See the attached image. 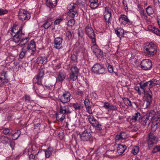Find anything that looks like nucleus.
I'll return each instance as SVG.
<instances>
[{"instance_id":"obj_15","label":"nucleus","mask_w":160,"mask_h":160,"mask_svg":"<svg viewBox=\"0 0 160 160\" xmlns=\"http://www.w3.org/2000/svg\"><path fill=\"white\" fill-rule=\"evenodd\" d=\"M80 137L81 140L84 142L88 141L91 138V134L87 130H85L80 135Z\"/></svg>"},{"instance_id":"obj_22","label":"nucleus","mask_w":160,"mask_h":160,"mask_svg":"<svg viewBox=\"0 0 160 160\" xmlns=\"http://www.w3.org/2000/svg\"><path fill=\"white\" fill-rule=\"evenodd\" d=\"M47 62V58L45 57H40L37 59L36 63L38 64H45Z\"/></svg>"},{"instance_id":"obj_47","label":"nucleus","mask_w":160,"mask_h":160,"mask_svg":"<svg viewBox=\"0 0 160 160\" xmlns=\"http://www.w3.org/2000/svg\"><path fill=\"white\" fill-rule=\"evenodd\" d=\"M44 73V70L43 69H40L39 72L36 76L42 78Z\"/></svg>"},{"instance_id":"obj_17","label":"nucleus","mask_w":160,"mask_h":160,"mask_svg":"<svg viewBox=\"0 0 160 160\" xmlns=\"http://www.w3.org/2000/svg\"><path fill=\"white\" fill-rule=\"evenodd\" d=\"M57 0H46L45 4L49 9H53L57 5Z\"/></svg>"},{"instance_id":"obj_24","label":"nucleus","mask_w":160,"mask_h":160,"mask_svg":"<svg viewBox=\"0 0 160 160\" xmlns=\"http://www.w3.org/2000/svg\"><path fill=\"white\" fill-rule=\"evenodd\" d=\"M90 3L89 6L92 9H94L99 6L98 0H89Z\"/></svg>"},{"instance_id":"obj_39","label":"nucleus","mask_w":160,"mask_h":160,"mask_svg":"<svg viewBox=\"0 0 160 160\" xmlns=\"http://www.w3.org/2000/svg\"><path fill=\"white\" fill-rule=\"evenodd\" d=\"M123 100L126 106L128 107L132 106L131 102V101L129 100L128 98H124Z\"/></svg>"},{"instance_id":"obj_32","label":"nucleus","mask_w":160,"mask_h":160,"mask_svg":"<svg viewBox=\"0 0 160 160\" xmlns=\"http://www.w3.org/2000/svg\"><path fill=\"white\" fill-rule=\"evenodd\" d=\"M115 33L120 38L123 36L124 33V30L122 28H117V29L115 30Z\"/></svg>"},{"instance_id":"obj_13","label":"nucleus","mask_w":160,"mask_h":160,"mask_svg":"<svg viewBox=\"0 0 160 160\" xmlns=\"http://www.w3.org/2000/svg\"><path fill=\"white\" fill-rule=\"evenodd\" d=\"M71 94L68 91H65L59 98V100L63 103H65L69 102L70 100Z\"/></svg>"},{"instance_id":"obj_18","label":"nucleus","mask_w":160,"mask_h":160,"mask_svg":"<svg viewBox=\"0 0 160 160\" xmlns=\"http://www.w3.org/2000/svg\"><path fill=\"white\" fill-rule=\"evenodd\" d=\"M66 74L63 70H61L57 73V80L59 82H62L65 78Z\"/></svg>"},{"instance_id":"obj_33","label":"nucleus","mask_w":160,"mask_h":160,"mask_svg":"<svg viewBox=\"0 0 160 160\" xmlns=\"http://www.w3.org/2000/svg\"><path fill=\"white\" fill-rule=\"evenodd\" d=\"M149 28H151L150 29L149 28V29L152 31V32L155 34L160 36V31L159 29L155 27H150Z\"/></svg>"},{"instance_id":"obj_64","label":"nucleus","mask_w":160,"mask_h":160,"mask_svg":"<svg viewBox=\"0 0 160 160\" xmlns=\"http://www.w3.org/2000/svg\"><path fill=\"white\" fill-rule=\"evenodd\" d=\"M78 36L82 38L83 36V33L82 30L80 31L79 30H78Z\"/></svg>"},{"instance_id":"obj_38","label":"nucleus","mask_w":160,"mask_h":160,"mask_svg":"<svg viewBox=\"0 0 160 160\" xmlns=\"http://www.w3.org/2000/svg\"><path fill=\"white\" fill-rule=\"evenodd\" d=\"M7 72H4L3 73H2L1 75V76H3V74H4V78L3 79L2 78L0 77V80H1V82L2 83V84H5L7 83L8 82V79H6V74Z\"/></svg>"},{"instance_id":"obj_43","label":"nucleus","mask_w":160,"mask_h":160,"mask_svg":"<svg viewBox=\"0 0 160 160\" xmlns=\"http://www.w3.org/2000/svg\"><path fill=\"white\" fill-rule=\"evenodd\" d=\"M75 23V20L73 19H70L67 22V25L68 26L72 27Z\"/></svg>"},{"instance_id":"obj_54","label":"nucleus","mask_w":160,"mask_h":160,"mask_svg":"<svg viewBox=\"0 0 160 160\" xmlns=\"http://www.w3.org/2000/svg\"><path fill=\"white\" fill-rule=\"evenodd\" d=\"M9 142L10 143V146L12 148V150H13L14 149V148L15 146V142L13 141H11L10 140L9 141Z\"/></svg>"},{"instance_id":"obj_7","label":"nucleus","mask_w":160,"mask_h":160,"mask_svg":"<svg viewBox=\"0 0 160 160\" xmlns=\"http://www.w3.org/2000/svg\"><path fill=\"white\" fill-rule=\"evenodd\" d=\"M92 71L96 74H104L107 72V69L102 64L99 63L95 64L92 68Z\"/></svg>"},{"instance_id":"obj_29","label":"nucleus","mask_w":160,"mask_h":160,"mask_svg":"<svg viewBox=\"0 0 160 160\" xmlns=\"http://www.w3.org/2000/svg\"><path fill=\"white\" fill-rule=\"evenodd\" d=\"M152 123L153 124L151 126V131L152 132H154L160 126V121L154 122Z\"/></svg>"},{"instance_id":"obj_56","label":"nucleus","mask_w":160,"mask_h":160,"mask_svg":"<svg viewBox=\"0 0 160 160\" xmlns=\"http://www.w3.org/2000/svg\"><path fill=\"white\" fill-rule=\"evenodd\" d=\"M90 102L88 98H86L84 100V105L85 107L89 106H90Z\"/></svg>"},{"instance_id":"obj_11","label":"nucleus","mask_w":160,"mask_h":160,"mask_svg":"<svg viewBox=\"0 0 160 160\" xmlns=\"http://www.w3.org/2000/svg\"><path fill=\"white\" fill-rule=\"evenodd\" d=\"M141 68L144 70H150L152 67V63L151 60L149 59H145L141 62Z\"/></svg>"},{"instance_id":"obj_1","label":"nucleus","mask_w":160,"mask_h":160,"mask_svg":"<svg viewBox=\"0 0 160 160\" xmlns=\"http://www.w3.org/2000/svg\"><path fill=\"white\" fill-rule=\"evenodd\" d=\"M59 111L56 113L57 119L59 122H62L65 118L66 115L71 113L68 107L62 106L60 104Z\"/></svg>"},{"instance_id":"obj_55","label":"nucleus","mask_w":160,"mask_h":160,"mask_svg":"<svg viewBox=\"0 0 160 160\" xmlns=\"http://www.w3.org/2000/svg\"><path fill=\"white\" fill-rule=\"evenodd\" d=\"M118 109V107L116 105H110L109 109L108 111L111 110H117Z\"/></svg>"},{"instance_id":"obj_28","label":"nucleus","mask_w":160,"mask_h":160,"mask_svg":"<svg viewBox=\"0 0 160 160\" xmlns=\"http://www.w3.org/2000/svg\"><path fill=\"white\" fill-rule=\"evenodd\" d=\"M52 22L51 19H47L41 27H43L45 29H47L52 25Z\"/></svg>"},{"instance_id":"obj_49","label":"nucleus","mask_w":160,"mask_h":160,"mask_svg":"<svg viewBox=\"0 0 160 160\" xmlns=\"http://www.w3.org/2000/svg\"><path fill=\"white\" fill-rule=\"evenodd\" d=\"M110 105L111 104L109 103L108 102H106L104 103L103 107L105 109H107L108 111L110 108Z\"/></svg>"},{"instance_id":"obj_8","label":"nucleus","mask_w":160,"mask_h":160,"mask_svg":"<svg viewBox=\"0 0 160 160\" xmlns=\"http://www.w3.org/2000/svg\"><path fill=\"white\" fill-rule=\"evenodd\" d=\"M147 141L149 147L150 148L157 143L158 138L152 132L149 133L147 138Z\"/></svg>"},{"instance_id":"obj_23","label":"nucleus","mask_w":160,"mask_h":160,"mask_svg":"<svg viewBox=\"0 0 160 160\" xmlns=\"http://www.w3.org/2000/svg\"><path fill=\"white\" fill-rule=\"evenodd\" d=\"M29 40V38L28 37L21 38L19 41V43L17 45V46H19L22 48L23 47L25 46V45L28 43Z\"/></svg>"},{"instance_id":"obj_41","label":"nucleus","mask_w":160,"mask_h":160,"mask_svg":"<svg viewBox=\"0 0 160 160\" xmlns=\"http://www.w3.org/2000/svg\"><path fill=\"white\" fill-rule=\"evenodd\" d=\"M78 75L75 74H73L71 73L69 74V79L72 81L76 80L78 78Z\"/></svg>"},{"instance_id":"obj_6","label":"nucleus","mask_w":160,"mask_h":160,"mask_svg":"<svg viewBox=\"0 0 160 160\" xmlns=\"http://www.w3.org/2000/svg\"><path fill=\"white\" fill-rule=\"evenodd\" d=\"M144 52L147 56H153L156 53L157 48L155 45L152 43H150L144 47Z\"/></svg>"},{"instance_id":"obj_58","label":"nucleus","mask_w":160,"mask_h":160,"mask_svg":"<svg viewBox=\"0 0 160 160\" xmlns=\"http://www.w3.org/2000/svg\"><path fill=\"white\" fill-rule=\"evenodd\" d=\"M8 12V11L3 9H0V15H2L4 14H6Z\"/></svg>"},{"instance_id":"obj_16","label":"nucleus","mask_w":160,"mask_h":160,"mask_svg":"<svg viewBox=\"0 0 160 160\" xmlns=\"http://www.w3.org/2000/svg\"><path fill=\"white\" fill-rule=\"evenodd\" d=\"M63 39L60 37L55 38L54 39V48L59 49L62 48V42Z\"/></svg>"},{"instance_id":"obj_48","label":"nucleus","mask_w":160,"mask_h":160,"mask_svg":"<svg viewBox=\"0 0 160 160\" xmlns=\"http://www.w3.org/2000/svg\"><path fill=\"white\" fill-rule=\"evenodd\" d=\"M75 6L74 3H71L67 7V9L68 11H72L75 10Z\"/></svg>"},{"instance_id":"obj_63","label":"nucleus","mask_w":160,"mask_h":160,"mask_svg":"<svg viewBox=\"0 0 160 160\" xmlns=\"http://www.w3.org/2000/svg\"><path fill=\"white\" fill-rule=\"evenodd\" d=\"M62 21V18L58 19L56 20L54 22V24L57 25L60 22Z\"/></svg>"},{"instance_id":"obj_42","label":"nucleus","mask_w":160,"mask_h":160,"mask_svg":"<svg viewBox=\"0 0 160 160\" xmlns=\"http://www.w3.org/2000/svg\"><path fill=\"white\" fill-rule=\"evenodd\" d=\"M70 106H72L76 110H79L81 108L80 104L77 103H72Z\"/></svg>"},{"instance_id":"obj_53","label":"nucleus","mask_w":160,"mask_h":160,"mask_svg":"<svg viewBox=\"0 0 160 160\" xmlns=\"http://www.w3.org/2000/svg\"><path fill=\"white\" fill-rule=\"evenodd\" d=\"M93 127H95L96 129L100 131L102 129L101 125L98 122V123L95 126H93Z\"/></svg>"},{"instance_id":"obj_61","label":"nucleus","mask_w":160,"mask_h":160,"mask_svg":"<svg viewBox=\"0 0 160 160\" xmlns=\"http://www.w3.org/2000/svg\"><path fill=\"white\" fill-rule=\"evenodd\" d=\"M3 134L5 135L8 134L10 132V130L8 128H5L3 131Z\"/></svg>"},{"instance_id":"obj_20","label":"nucleus","mask_w":160,"mask_h":160,"mask_svg":"<svg viewBox=\"0 0 160 160\" xmlns=\"http://www.w3.org/2000/svg\"><path fill=\"white\" fill-rule=\"evenodd\" d=\"M151 121L147 118L144 115V116H142L141 119L139 120V122L141 123L144 126L148 125L150 123Z\"/></svg>"},{"instance_id":"obj_9","label":"nucleus","mask_w":160,"mask_h":160,"mask_svg":"<svg viewBox=\"0 0 160 160\" xmlns=\"http://www.w3.org/2000/svg\"><path fill=\"white\" fill-rule=\"evenodd\" d=\"M19 19L22 21L29 20L31 17L30 13L25 9H20L18 13Z\"/></svg>"},{"instance_id":"obj_31","label":"nucleus","mask_w":160,"mask_h":160,"mask_svg":"<svg viewBox=\"0 0 160 160\" xmlns=\"http://www.w3.org/2000/svg\"><path fill=\"white\" fill-rule=\"evenodd\" d=\"M70 70L71 71L70 72V73L75 74L77 75H78V74L79 73V69L76 66L72 67Z\"/></svg>"},{"instance_id":"obj_57","label":"nucleus","mask_w":160,"mask_h":160,"mask_svg":"<svg viewBox=\"0 0 160 160\" xmlns=\"http://www.w3.org/2000/svg\"><path fill=\"white\" fill-rule=\"evenodd\" d=\"M71 59L72 61L74 62H77V57L75 54H72L71 56Z\"/></svg>"},{"instance_id":"obj_3","label":"nucleus","mask_w":160,"mask_h":160,"mask_svg":"<svg viewBox=\"0 0 160 160\" xmlns=\"http://www.w3.org/2000/svg\"><path fill=\"white\" fill-rule=\"evenodd\" d=\"M36 50V45L34 40H32L29 43L27 44V47H23L22 49L21 52L19 54V57L22 58L30 51L32 52H35Z\"/></svg>"},{"instance_id":"obj_36","label":"nucleus","mask_w":160,"mask_h":160,"mask_svg":"<svg viewBox=\"0 0 160 160\" xmlns=\"http://www.w3.org/2000/svg\"><path fill=\"white\" fill-rule=\"evenodd\" d=\"M146 11L147 14L149 15L152 14L154 13V10L151 5H150L147 7Z\"/></svg>"},{"instance_id":"obj_44","label":"nucleus","mask_w":160,"mask_h":160,"mask_svg":"<svg viewBox=\"0 0 160 160\" xmlns=\"http://www.w3.org/2000/svg\"><path fill=\"white\" fill-rule=\"evenodd\" d=\"M114 151L112 150H108L106 152V155L108 156V157L110 158H112L114 156L113 154Z\"/></svg>"},{"instance_id":"obj_10","label":"nucleus","mask_w":160,"mask_h":160,"mask_svg":"<svg viewBox=\"0 0 160 160\" xmlns=\"http://www.w3.org/2000/svg\"><path fill=\"white\" fill-rule=\"evenodd\" d=\"M86 34L88 37L90 39L91 42H95L96 40L95 34L92 28L89 26H87L85 28Z\"/></svg>"},{"instance_id":"obj_26","label":"nucleus","mask_w":160,"mask_h":160,"mask_svg":"<svg viewBox=\"0 0 160 160\" xmlns=\"http://www.w3.org/2000/svg\"><path fill=\"white\" fill-rule=\"evenodd\" d=\"M142 116L139 112H137L132 117L131 120L133 122H135L137 121L139 122V121L141 119Z\"/></svg>"},{"instance_id":"obj_34","label":"nucleus","mask_w":160,"mask_h":160,"mask_svg":"<svg viewBox=\"0 0 160 160\" xmlns=\"http://www.w3.org/2000/svg\"><path fill=\"white\" fill-rule=\"evenodd\" d=\"M21 134V131L20 130H18L17 132L14 133L12 135V138L13 140H16L20 136Z\"/></svg>"},{"instance_id":"obj_50","label":"nucleus","mask_w":160,"mask_h":160,"mask_svg":"<svg viewBox=\"0 0 160 160\" xmlns=\"http://www.w3.org/2000/svg\"><path fill=\"white\" fill-rule=\"evenodd\" d=\"M159 152H160V145H157L155 147L153 148L152 152L153 153H155Z\"/></svg>"},{"instance_id":"obj_4","label":"nucleus","mask_w":160,"mask_h":160,"mask_svg":"<svg viewBox=\"0 0 160 160\" xmlns=\"http://www.w3.org/2000/svg\"><path fill=\"white\" fill-rule=\"evenodd\" d=\"M146 117L149 119L152 123L160 121V112H155L153 110H151L148 112L145 115Z\"/></svg>"},{"instance_id":"obj_14","label":"nucleus","mask_w":160,"mask_h":160,"mask_svg":"<svg viewBox=\"0 0 160 160\" xmlns=\"http://www.w3.org/2000/svg\"><path fill=\"white\" fill-rule=\"evenodd\" d=\"M93 45L91 46V49L95 55L96 56L101 55L103 54L102 51L100 49L98 46L96 44V40H95V42H91Z\"/></svg>"},{"instance_id":"obj_19","label":"nucleus","mask_w":160,"mask_h":160,"mask_svg":"<svg viewBox=\"0 0 160 160\" xmlns=\"http://www.w3.org/2000/svg\"><path fill=\"white\" fill-rule=\"evenodd\" d=\"M119 20L120 23L124 25H125L130 22V21L128 18V17L124 14H122L120 15Z\"/></svg>"},{"instance_id":"obj_51","label":"nucleus","mask_w":160,"mask_h":160,"mask_svg":"<svg viewBox=\"0 0 160 160\" xmlns=\"http://www.w3.org/2000/svg\"><path fill=\"white\" fill-rule=\"evenodd\" d=\"M107 67L108 71L111 73H112L113 71V67L109 63L107 64Z\"/></svg>"},{"instance_id":"obj_5","label":"nucleus","mask_w":160,"mask_h":160,"mask_svg":"<svg viewBox=\"0 0 160 160\" xmlns=\"http://www.w3.org/2000/svg\"><path fill=\"white\" fill-rule=\"evenodd\" d=\"M15 28L13 27L11 30L12 35L13 36V41L16 42H18L22 38V36L24 35V33L22 32V27H20L16 33L14 32Z\"/></svg>"},{"instance_id":"obj_46","label":"nucleus","mask_w":160,"mask_h":160,"mask_svg":"<svg viewBox=\"0 0 160 160\" xmlns=\"http://www.w3.org/2000/svg\"><path fill=\"white\" fill-rule=\"evenodd\" d=\"M42 78L36 76L35 83H37L38 85H41Z\"/></svg>"},{"instance_id":"obj_12","label":"nucleus","mask_w":160,"mask_h":160,"mask_svg":"<svg viewBox=\"0 0 160 160\" xmlns=\"http://www.w3.org/2000/svg\"><path fill=\"white\" fill-rule=\"evenodd\" d=\"M110 9L109 7H104L103 12L104 18L106 23L108 24L111 23L110 19L111 18V12L110 11Z\"/></svg>"},{"instance_id":"obj_52","label":"nucleus","mask_w":160,"mask_h":160,"mask_svg":"<svg viewBox=\"0 0 160 160\" xmlns=\"http://www.w3.org/2000/svg\"><path fill=\"white\" fill-rule=\"evenodd\" d=\"M148 82V88L150 89V88H152L156 85L153 82H152L151 80L149 81Z\"/></svg>"},{"instance_id":"obj_59","label":"nucleus","mask_w":160,"mask_h":160,"mask_svg":"<svg viewBox=\"0 0 160 160\" xmlns=\"http://www.w3.org/2000/svg\"><path fill=\"white\" fill-rule=\"evenodd\" d=\"M84 92L79 89H78L77 91V93L78 95L82 96L84 95Z\"/></svg>"},{"instance_id":"obj_60","label":"nucleus","mask_w":160,"mask_h":160,"mask_svg":"<svg viewBox=\"0 0 160 160\" xmlns=\"http://www.w3.org/2000/svg\"><path fill=\"white\" fill-rule=\"evenodd\" d=\"M135 89L138 91L139 95H141L142 93H143V92L142 91V89H140L138 87H135Z\"/></svg>"},{"instance_id":"obj_45","label":"nucleus","mask_w":160,"mask_h":160,"mask_svg":"<svg viewBox=\"0 0 160 160\" xmlns=\"http://www.w3.org/2000/svg\"><path fill=\"white\" fill-rule=\"evenodd\" d=\"M124 133H121L116 135V139L117 140H120L121 139H124L125 138L123 137V135L124 134Z\"/></svg>"},{"instance_id":"obj_35","label":"nucleus","mask_w":160,"mask_h":160,"mask_svg":"<svg viewBox=\"0 0 160 160\" xmlns=\"http://www.w3.org/2000/svg\"><path fill=\"white\" fill-rule=\"evenodd\" d=\"M77 14V12L76 9L73 10L68 11V15L72 18H74Z\"/></svg>"},{"instance_id":"obj_62","label":"nucleus","mask_w":160,"mask_h":160,"mask_svg":"<svg viewBox=\"0 0 160 160\" xmlns=\"http://www.w3.org/2000/svg\"><path fill=\"white\" fill-rule=\"evenodd\" d=\"M87 111L89 114H92V112L90 106L85 107Z\"/></svg>"},{"instance_id":"obj_37","label":"nucleus","mask_w":160,"mask_h":160,"mask_svg":"<svg viewBox=\"0 0 160 160\" xmlns=\"http://www.w3.org/2000/svg\"><path fill=\"white\" fill-rule=\"evenodd\" d=\"M72 39V34L71 32L69 31H67L66 33V39L68 40H71Z\"/></svg>"},{"instance_id":"obj_21","label":"nucleus","mask_w":160,"mask_h":160,"mask_svg":"<svg viewBox=\"0 0 160 160\" xmlns=\"http://www.w3.org/2000/svg\"><path fill=\"white\" fill-rule=\"evenodd\" d=\"M127 149L125 145L118 144L117 147V152L120 155L122 154Z\"/></svg>"},{"instance_id":"obj_2","label":"nucleus","mask_w":160,"mask_h":160,"mask_svg":"<svg viewBox=\"0 0 160 160\" xmlns=\"http://www.w3.org/2000/svg\"><path fill=\"white\" fill-rule=\"evenodd\" d=\"M139 85L140 89H142V91L143 92V94L146 96V101L149 104L152 102V94L150 89L148 88V90L147 89V87H148V82H141L139 83Z\"/></svg>"},{"instance_id":"obj_40","label":"nucleus","mask_w":160,"mask_h":160,"mask_svg":"<svg viewBox=\"0 0 160 160\" xmlns=\"http://www.w3.org/2000/svg\"><path fill=\"white\" fill-rule=\"evenodd\" d=\"M139 148L138 146H135L133 147L132 149L131 153L133 154L136 155L139 152Z\"/></svg>"},{"instance_id":"obj_25","label":"nucleus","mask_w":160,"mask_h":160,"mask_svg":"<svg viewBox=\"0 0 160 160\" xmlns=\"http://www.w3.org/2000/svg\"><path fill=\"white\" fill-rule=\"evenodd\" d=\"M88 118L89 122L92 124V126L96 125L98 122L91 115L88 116Z\"/></svg>"},{"instance_id":"obj_27","label":"nucleus","mask_w":160,"mask_h":160,"mask_svg":"<svg viewBox=\"0 0 160 160\" xmlns=\"http://www.w3.org/2000/svg\"><path fill=\"white\" fill-rule=\"evenodd\" d=\"M45 152V155L46 158H49L52 154L53 151V148L51 147H49L47 149L43 150Z\"/></svg>"},{"instance_id":"obj_30","label":"nucleus","mask_w":160,"mask_h":160,"mask_svg":"<svg viewBox=\"0 0 160 160\" xmlns=\"http://www.w3.org/2000/svg\"><path fill=\"white\" fill-rule=\"evenodd\" d=\"M10 139L8 137L4 136H0V142L2 143L6 144L9 143Z\"/></svg>"}]
</instances>
